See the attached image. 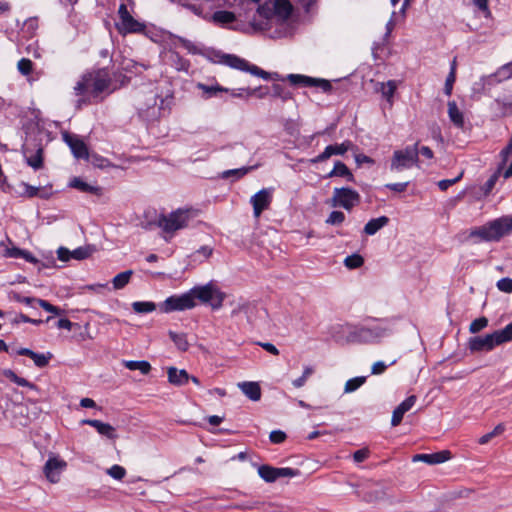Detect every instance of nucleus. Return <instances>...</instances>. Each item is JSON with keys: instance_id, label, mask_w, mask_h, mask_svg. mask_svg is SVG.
Wrapping results in <instances>:
<instances>
[{"instance_id": "f257e3e1", "label": "nucleus", "mask_w": 512, "mask_h": 512, "mask_svg": "<svg viewBox=\"0 0 512 512\" xmlns=\"http://www.w3.org/2000/svg\"><path fill=\"white\" fill-rule=\"evenodd\" d=\"M111 83L112 79L108 69L101 68L84 73L74 86V92L77 96L90 93L93 97H98L101 93L109 90Z\"/></svg>"}, {"instance_id": "f03ea898", "label": "nucleus", "mask_w": 512, "mask_h": 512, "mask_svg": "<svg viewBox=\"0 0 512 512\" xmlns=\"http://www.w3.org/2000/svg\"><path fill=\"white\" fill-rule=\"evenodd\" d=\"M385 323L386 320H379L372 325L356 326L349 332L347 340L357 344L376 343L392 333V329Z\"/></svg>"}, {"instance_id": "7ed1b4c3", "label": "nucleus", "mask_w": 512, "mask_h": 512, "mask_svg": "<svg viewBox=\"0 0 512 512\" xmlns=\"http://www.w3.org/2000/svg\"><path fill=\"white\" fill-rule=\"evenodd\" d=\"M512 231V216L502 217L491 221L471 232V236H478L484 241H498L501 237Z\"/></svg>"}, {"instance_id": "20e7f679", "label": "nucleus", "mask_w": 512, "mask_h": 512, "mask_svg": "<svg viewBox=\"0 0 512 512\" xmlns=\"http://www.w3.org/2000/svg\"><path fill=\"white\" fill-rule=\"evenodd\" d=\"M191 218V210L180 208L176 211H172L168 215L161 214L156 224L164 233L171 237L176 231L187 227Z\"/></svg>"}, {"instance_id": "39448f33", "label": "nucleus", "mask_w": 512, "mask_h": 512, "mask_svg": "<svg viewBox=\"0 0 512 512\" xmlns=\"http://www.w3.org/2000/svg\"><path fill=\"white\" fill-rule=\"evenodd\" d=\"M220 62L222 64H225L226 66H228L230 68H233V69H236V70H240V71H243V72H248L251 75L260 77V78H262L264 80H270V79L278 80L280 78V75L278 73H276V72L275 73H269L267 71H264L260 67L254 65V64H251L246 59L241 58V57H239L237 55H234V54H223L221 56V61Z\"/></svg>"}, {"instance_id": "423d86ee", "label": "nucleus", "mask_w": 512, "mask_h": 512, "mask_svg": "<svg viewBox=\"0 0 512 512\" xmlns=\"http://www.w3.org/2000/svg\"><path fill=\"white\" fill-rule=\"evenodd\" d=\"M418 146L419 142H416L404 149L395 150L391 158L390 169L392 171H402L413 166L419 167Z\"/></svg>"}, {"instance_id": "0eeeda50", "label": "nucleus", "mask_w": 512, "mask_h": 512, "mask_svg": "<svg viewBox=\"0 0 512 512\" xmlns=\"http://www.w3.org/2000/svg\"><path fill=\"white\" fill-rule=\"evenodd\" d=\"M189 291L193 294L194 301L199 299L202 303L209 304L213 309H219L225 298V294L211 283L194 287Z\"/></svg>"}, {"instance_id": "6e6552de", "label": "nucleus", "mask_w": 512, "mask_h": 512, "mask_svg": "<svg viewBox=\"0 0 512 512\" xmlns=\"http://www.w3.org/2000/svg\"><path fill=\"white\" fill-rule=\"evenodd\" d=\"M196 306L193 294L190 291L181 295H172L165 301L160 303L159 309L163 313H171L174 311H184L192 309Z\"/></svg>"}, {"instance_id": "1a4fd4ad", "label": "nucleus", "mask_w": 512, "mask_h": 512, "mask_svg": "<svg viewBox=\"0 0 512 512\" xmlns=\"http://www.w3.org/2000/svg\"><path fill=\"white\" fill-rule=\"evenodd\" d=\"M360 199V194L349 187L334 188L333 190L332 202L335 207L350 211L360 203Z\"/></svg>"}, {"instance_id": "9d476101", "label": "nucleus", "mask_w": 512, "mask_h": 512, "mask_svg": "<svg viewBox=\"0 0 512 512\" xmlns=\"http://www.w3.org/2000/svg\"><path fill=\"white\" fill-rule=\"evenodd\" d=\"M23 156L26 163L34 170H38L43 166V148L36 140H28L22 147Z\"/></svg>"}, {"instance_id": "9b49d317", "label": "nucleus", "mask_w": 512, "mask_h": 512, "mask_svg": "<svg viewBox=\"0 0 512 512\" xmlns=\"http://www.w3.org/2000/svg\"><path fill=\"white\" fill-rule=\"evenodd\" d=\"M258 474L265 482L272 483L281 477H294L298 474V471L289 467L276 468L269 465H261L258 468Z\"/></svg>"}, {"instance_id": "f8f14e48", "label": "nucleus", "mask_w": 512, "mask_h": 512, "mask_svg": "<svg viewBox=\"0 0 512 512\" xmlns=\"http://www.w3.org/2000/svg\"><path fill=\"white\" fill-rule=\"evenodd\" d=\"M272 198V190L267 188L261 189L251 197L250 203L255 217H259L264 210L269 208Z\"/></svg>"}, {"instance_id": "ddd939ff", "label": "nucleus", "mask_w": 512, "mask_h": 512, "mask_svg": "<svg viewBox=\"0 0 512 512\" xmlns=\"http://www.w3.org/2000/svg\"><path fill=\"white\" fill-rule=\"evenodd\" d=\"M467 346L470 352L475 353L491 351L498 346V344L495 342L493 333H491L485 336H474L469 338Z\"/></svg>"}, {"instance_id": "4468645a", "label": "nucleus", "mask_w": 512, "mask_h": 512, "mask_svg": "<svg viewBox=\"0 0 512 512\" xmlns=\"http://www.w3.org/2000/svg\"><path fill=\"white\" fill-rule=\"evenodd\" d=\"M351 145L352 143L349 140L340 144L328 145L322 153L312 158L310 162L312 164H317L326 161L333 155H344L350 149Z\"/></svg>"}, {"instance_id": "2eb2a0df", "label": "nucleus", "mask_w": 512, "mask_h": 512, "mask_svg": "<svg viewBox=\"0 0 512 512\" xmlns=\"http://www.w3.org/2000/svg\"><path fill=\"white\" fill-rule=\"evenodd\" d=\"M64 141L71 149V152L75 158L85 160L89 158L87 145L78 136L65 133Z\"/></svg>"}, {"instance_id": "dca6fc26", "label": "nucleus", "mask_w": 512, "mask_h": 512, "mask_svg": "<svg viewBox=\"0 0 512 512\" xmlns=\"http://www.w3.org/2000/svg\"><path fill=\"white\" fill-rule=\"evenodd\" d=\"M451 458V452L449 450H442L430 454H416L413 456V462H424L429 465L441 464L448 461Z\"/></svg>"}, {"instance_id": "f3484780", "label": "nucleus", "mask_w": 512, "mask_h": 512, "mask_svg": "<svg viewBox=\"0 0 512 512\" xmlns=\"http://www.w3.org/2000/svg\"><path fill=\"white\" fill-rule=\"evenodd\" d=\"M65 466L66 463L64 461L49 458L44 465L43 472L51 483H57L59 481L60 470Z\"/></svg>"}, {"instance_id": "a211bd4d", "label": "nucleus", "mask_w": 512, "mask_h": 512, "mask_svg": "<svg viewBox=\"0 0 512 512\" xmlns=\"http://www.w3.org/2000/svg\"><path fill=\"white\" fill-rule=\"evenodd\" d=\"M116 28L120 34L126 35L129 33H143L146 25L130 16L123 22L116 23Z\"/></svg>"}, {"instance_id": "6ab92c4d", "label": "nucleus", "mask_w": 512, "mask_h": 512, "mask_svg": "<svg viewBox=\"0 0 512 512\" xmlns=\"http://www.w3.org/2000/svg\"><path fill=\"white\" fill-rule=\"evenodd\" d=\"M81 423L83 425L92 426L93 428H95L97 430V432L100 435L105 436L109 439L117 438L115 428L112 425H110L109 423H104V422H102L100 420H96V419H84L81 421Z\"/></svg>"}, {"instance_id": "aec40b11", "label": "nucleus", "mask_w": 512, "mask_h": 512, "mask_svg": "<svg viewBox=\"0 0 512 512\" xmlns=\"http://www.w3.org/2000/svg\"><path fill=\"white\" fill-rule=\"evenodd\" d=\"M18 355L27 356L31 358L38 368H44L49 364L50 359L53 357L51 352L44 353H37L29 348H20L17 351Z\"/></svg>"}, {"instance_id": "412c9836", "label": "nucleus", "mask_w": 512, "mask_h": 512, "mask_svg": "<svg viewBox=\"0 0 512 512\" xmlns=\"http://www.w3.org/2000/svg\"><path fill=\"white\" fill-rule=\"evenodd\" d=\"M239 389L251 401H259L261 399V387L258 382L244 381L238 383Z\"/></svg>"}, {"instance_id": "4be33fe9", "label": "nucleus", "mask_w": 512, "mask_h": 512, "mask_svg": "<svg viewBox=\"0 0 512 512\" xmlns=\"http://www.w3.org/2000/svg\"><path fill=\"white\" fill-rule=\"evenodd\" d=\"M69 187L75 188L81 192L93 194L96 196H101L103 194L102 187L88 184L80 177L72 178L69 182Z\"/></svg>"}, {"instance_id": "5701e85b", "label": "nucleus", "mask_w": 512, "mask_h": 512, "mask_svg": "<svg viewBox=\"0 0 512 512\" xmlns=\"http://www.w3.org/2000/svg\"><path fill=\"white\" fill-rule=\"evenodd\" d=\"M167 376L169 383L175 386L185 385L190 380V375L185 369H177L176 367H169Z\"/></svg>"}, {"instance_id": "b1692460", "label": "nucleus", "mask_w": 512, "mask_h": 512, "mask_svg": "<svg viewBox=\"0 0 512 512\" xmlns=\"http://www.w3.org/2000/svg\"><path fill=\"white\" fill-rule=\"evenodd\" d=\"M332 177H343L349 182H354L355 178L347 165L341 161H336L334 163L333 169L325 176V178Z\"/></svg>"}, {"instance_id": "393cba45", "label": "nucleus", "mask_w": 512, "mask_h": 512, "mask_svg": "<svg viewBox=\"0 0 512 512\" xmlns=\"http://www.w3.org/2000/svg\"><path fill=\"white\" fill-rule=\"evenodd\" d=\"M389 223V218L387 216H380L378 218L370 219L364 226V233L367 235H374L380 229L385 227Z\"/></svg>"}, {"instance_id": "a878e982", "label": "nucleus", "mask_w": 512, "mask_h": 512, "mask_svg": "<svg viewBox=\"0 0 512 512\" xmlns=\"http://www.w3.org/2000/svg\"><path fill=\"white\" fill-rule=\"evenodd\" d=\"M448 116L453 125L457 128H463L464 126V115L459 110L455 101L448 102Z\"/></svg>"}, {"instance_id": "bb28decb", "label": "nucleus", "mask_w": 512, "mask_h": 512, "mask_svg": "<svg viewBox=\"0 0 512 512\" xmlns=\"http://www.w3.org/2000/svg\"><path fill=\"white\" fill-rule=\"evenodd\" d=\"M122 364L131 371L139 370L143 375L149 374L152 369L151 364L146 360H123Z\"/></svg>"}, {"instance_id": "cd10ccee", "label": "nucleus", "mask_w": 512, "mask_h": 512, "mask_svg": "<svg viewBox=\"0 0 512 512\" xmlns=\"http://www.w3.org/2000/svg\"><path fill=\"white\" fill-rule=\"evenodd\" d=\"M397 89V82L395 80H389L386 83L379 82L376 90L382 94V96L392 104V98Z\"/></svg>"}, {"instance_id": "c85d7f7f", "label": "nucleus", "mask_w": 512, "mask_h": 512, "mask_svg": "<svg viewBox=\"0 0 512 512\" xmlns=\"http://www.w3.org/2000/svg\"><path fill=\"white\" fill-rule=\"evenodd\" d=\"M512 77V62L502 65L494 74L483 77L482 80L496 79L497 82L509 79Z\"/></svg>"}, {"instance_id": "c756f323", "label": "nucleus", "mask_w": 512, "mask_h": 512, "mask_svg": "<svg viewBox=\"0 0 512 512\" xmlns=\"http://www.w3.org/2000/svg\"><path fill=\"white\" fill-rule=\"evenodd\" d=\"M2 374L8 378L10 381L14 382L18 386L28 387L30 389H36V385L29 382L25 378L19 377L14 371L11 369H5L2 371Z\"/></svg>"}, {"instance_id": "7c9ffc66", "label": "nucleus", "mask_w": 512, "mask_h": 512, "mask_svg": "<svg viewBox=\"0 0 512 512\" xmlns=\"http://www.w3.org/2000/svg\"><path fill=\"white\" fill-rule=\"evenodd\" d=\"M493 335L498 345L512 341V322L507 324L503 329L494 331Z\"/></svg>"}, {"instance_id": "2f4dec72", "label": "nucleus", "mask_w": 512, "mask_h": 512, "mask_svg": "<svg viewBox=\"0 0 512 512\" xmlns=\"http://www.w3.org/2000/svg\"><path fill=\"white\" fill-rule=\"evenodd\" d=\"M212 20L219 24H229L236 20V16L231 11L220 10L213 13Z\"/></svg>"}, {"instance_id": "473e14b6", "label": "nucleus", "mask_w": 512, "mask_h": 512, "mask_svg": "<svg viewBox=\"0 0 512 512\" xmlns=\"http://www.w3.org/2000/svg\"><path fill=\"white\" fill-rule=\"evenodd\" d=\"M132 274H133L132 270H126V271H123V272L117 274L112 279L113 288L115 290L124 288L129 283Z\"/></svg>"}, {"instance_id": "72a5a7b5", "label": "nucleus", "mask_w": 512, "mask_h": 512, "mask_svg": "<svg viewBox=\"0 0 512 512\" xmlns=\"http://www.w3.org/2000/svg\"><path fill=\"white\" fill-rule=\"evenodd\" d=\"M456 80V58L453 59L450 65V72L446 78L445 86H444V93L447 96H450L452 94L453 85Z\"/></svg>"}, {"instance_id": "f704fd0d", "label": "nucleus", "mask_w": 512, "mask_h": 512, "mask_svg": "<svg viewBox=\"0 0 512 512\" xmlns=\"http://www.w3.org/2000/svg\"><path fill=\"white\" fill-rule=\"evenodd\" d=\"M270 95L275 98H280L286 101L292 97L291 92L283 85L275 83L272 85Z\"/></svg>"}, {"instance_id": "c9c22d12", "label": "nucleus", "mask_w": 512, "mask_h": 512, "mask_svg": "<svg viewBox=\"0 0 512 512\" xmlns=\"http://www.w3.org/2000/svg\"><path fill=\"white\" fill-rule=\"evenodd\" d=\"M169 337L177 346V348L181 351H187L189 348V343L187 341V337L185 333H176L173 331H169Z\"/></svg>"}, {"instance_id": "e433bc0d", "label": "nucleus", "mask_w": 512, "mask_h": 512, "mask_svg": "<svg viewBox=\"0 0 512 512\" xmlns=\"http://www.w3.org/2000/svg\"><path fill=\"white\" fill-rule=\"evenodd\" d=\"M134 312L139 314L151 313L156 309V304L151 301H135L132 303Z\"/></svg>"}, {"instance_id": "4c0bfd02", "label": "nucleus", "mask_w": 512, "mask_h": 512, "mask_svg": "<svg viewBox=\"0 0 512 512\" xmlns=\"http://www.w3.org/2000/svg\"><path fill=\"white\" fill-rule=\"evenodd\" d=\"M257 166H248V167H241L238 169H230L222 172L221 177L223 179H227L230 176H234L236 179H240L243 176H245L248 172L255 169Z\"/></svg>"}, {"instance_id": "58836bf2", "label": "nucleus", "mask_w": 512, "mask_h": 512, "mask_svg": "<svg viewBox=\"0 0 512 512\" xmlns=\"http://www.w3.org/2000/svg\"><path fill=\"white\" fill-rule=\"evenodd\" d=\"M366 382L365 376L354 377L346 381L344 386L345 393H352L360 388Z\"/></svg>"}, {"instance_id": "ea45409f", "label": "nucleus", "mask_w": 512, "mask_h": 512, "mask_svg": "<svg viewBox=\"0 0 512 512\" xmlns=\"http://www.w3.org/2000/svg\"><path fill=\"white\" fill-rule=\"evenodd\" d=\"M287 79L292 85H302L306 87H310L311 82H314L313 77L300 74H289Z\"/></svg>"}, {"instance_id": "a19ab883", "label": "nucleus", "mask_w": 512, "mask_h": 512, "mask_svg": "<svg viewBox=\"0 0 512 512\" xmlns=\"http://www.w3.org/2000/svg\"><path fill=\"white\" fill-rule=\"evenodd\" d=\"M505 431V425L500 423L495 428L489 432L481 436L478 440V443L481 445L487 444L492 438L502 434Z\"/></svg>"}, {"instance_id": "79ce46f5", "label": "nucleus", "mask_w": 512, "mask_h": 512, "mask_svg": "<svg viewBox=\"0 0 512 512\" xmlns=\"http://www.w3.org/2000/svg\"><path fill=\"white\" fill-rule=\"evenodd\" d=\"M364 264V259L360 254H352L344 259V265L348 269H357Z\"/></svg>"}, {"instance_id": "37998d69", "label": "nucleus", "mask_w": 512, "mask_h": 512, "mask_svg": "<svg viewBox=\"0 0 512 512\" xmlns=\"http://www.w3.org/2000/svg\"><path fill=\"white\" fill-rule=\"evenodd\" d=\"M93 251H94V249L91 246H83V247H78V248L74 249L73 251H71V255H72L73 259L84 260V259H87L88 257H90L91 254L93 253Z\"/></svg>"}, {"instance_id": "c03bdc74", "label": "nucleus", "mask_w": 512, "mask_h": 512, "mask_svg": "<svg viewBox=\"0 0 512 512\" xmlns=\"http://www.w3.org/2000/svg\"><path fill=\"white\" fill-rule=\"evenodd\" d=\"M197 87L202 90L207 98L215 96L218 92H228L229 90L219 85L208 86L203 83H198Z\"/></svg>"}, {"instance_id": "a18cd8bd", "label": "nucleus", "mask_w": 512, "mask_h": 512, "mask_svg": "<svg viewBox=\"0 0 512 512\" xmlns=\"http://www.w3.org/2000/svg\"><path fill=\"white\" fill-rule=\"evenodd\" d=\"M239 91H246V96L247 97H250V96H253V95H256L258 98L262 99V98H265L266 96L270 95V90L265 87H258V88H239Z\"/></svg>"}, {"instance_id": "49530a36", "label": "nucleus", "mask_w": 512, "mask_h": 512, "mask_svg": "<svg viewBox=\"0 0 512 512\" xmlns=\"http://www.w3.org/2000/svg\"><path fill=\"white\" fill-rule=\"evenodd\" d=\"M313 372H314V370L312 367H310V366L304 367L302 375L299 378L293 380V382H292L293 386L296 388L303 387L305 385L307 379L313 374Z\"/></svg>"}, {"instance_id": "de8ad7c7", "label": "nucleus", "mask_w": 512, "mask_h": 512, "mask_svg": "<svg viewBox=\"0 0 512 512\" xmlns=\"http://www.w3.org/2000/svg\"><path fill=\"white\" fill-rule=\"evenodd\" d=\"M487 325L488 319L486 317H479L470 323L469 331L470 333L475 334L487 327Z\"/></svg>"}, {"instance_id": "09e8293b", "label": "nucleus", "mask_w": 512, "mask_h": 512, "mask_svg": "<svg viewBox=\"0 0 512 512\" xmlns=\"http://www.w3.org/2000/svg\"><path fill=\"white\" fill-rule=\"evenodd\" d=\"M344 221H345V214L341 211L334 210L329 214V216L325 222L330 225H340Z\"/></svg>"}, {"instance_id": "8fccbe9b", "label": "nucleus", "mask_w": 512, "mask_h": 512, "mask_svg": "<svg viewBox=\"0 0 512 512\" xmlns=\"http://www.w3.org/2000/svg\"><path fill=\"white\" fill-rule=\"evenodd\" d=\"M107 474L116 480H122L126 475V470L120 465H113L107 470Z\"/></svg>"}, {"instance_id": "3c124183", "label": "nucleus", "mask_w": 512, "mask_h": 512, "mask_svg": "<svg viewBox=\"0 0 512 512\" xmlns=\"http://www.w3.org/2000/svg\"><path fill=\"white\" fill-rule=\"evenodd\" d=\"M261 504H262V502H260V501H245V502L235 503L233 505V508L237 509V510H241V511H246V510L258 509Z\"/></svg>"}, {"instance_id": "603ef678", "label": "nucleus", "mask_w": 512, "mask_h": 512, "mask_svg": "<svg viewBox=\"0 0 512 512\" xmlns=\"http://www.w3.org/2000/svg\"><path fill=\"white\" fill-rule=\"evenodd\" d=\"M464 175V171H461L458 176H456L455 178L453 179H443V180H440L437 185L439 187V189L441 191H446L450 186L456 184L457 182H459L462 177Z\"/></svg>"}, {"instance_id": "864d4df0", "label": "nucleus", "mask_w": 512, "mask_h": 512, "mask_svg": "<svg viewBox=\"0 0 512 512\" xmlns=\"http://www.w3.org/2000/svg\"><path fill=\"white\" fill-rule=\"evenodd\" d=\"M33 63L30 59L22 58L18 61L17 68L23 75H28L32 71Z\"/></svg>"}, {"instance_id": "5fc2aeb1", "label": "nucleus", "mask_w": 512, "mask_h": 512, "mask_svg": "<svg viewBox=\"0 0 512 512\" xmlns=\"http://www.w3.org/2000/svg\"><path fill=\"white\" fill-rule=\"evenodd\" d=\"M21 187H23L22 196L27 198H34L39 194V187L32 186L28 183L22 182Z\"/></svg>"}, {"instance_id": "6e6d98bb", "label": "nucleus", "mask_w": 512, "mask_h": 512, "mask_svg": "<svg viewBox=\"0 0 512 512\" xmlns=\"http://www.w3.org/2000/svg\"><path fill=\"white\" fill-rule=\"evenodd\" d=\"M314 82H311L310 87L320 88L323 92H330L332 90L331 83L326 79L313 78Z\"/></svg>"}, {"instance_id": "4d7b16f0", "label": "nucleus", "mask_w": 512, "mask_h": 512, "mask_svg": "<svg viewBox=\"0 0 512 512\" xmlns=\"http://www.w3.org/2000/svg\"><path fill=\"white\" fill-rule=\"evenodd\" d=\"M496 287L505 293H512V279L508 277L501 278L497 281Z\"/></svg>"}, {"instance_id": "13d9d810", "label": "nucleus", "mask_w": 512, "mask_h": 512, "mask_svg": "<svg viewBox=\"0 0 512 512\" xmlns=\"http://www.w3.org/2000/svg\"><path fill=\"white\" fill-rule=\"evenodd\" d=\"M417 397L415 395H411L407 397L404 401H402L397 408H399L404 413L408 412L416 403Z\"/></svg>"}, {"instance_id": "bf43d9fd", "label": "nucleus", "mask_w": 512, "mask_h": 512, "mask_svg": "<svg viewBox=\"0 0 512 512\" xmlns=\"http://www.w3.org/2000/svg\"><path fill=\"white\" fill-rule=\"evenodd\" d=\"M24 249L18 247H6L3 251V256L7 258H21Z\"/></svg>"}, {"instance_id": "052dcab7", "label": "nucleus", "mask_w": 512, "mask_h": 512, "mask_svg": "<svg viewBox=\"0 0 512 512\" xmlns=\"http://www.w3.org/2000/svg\"><path fill=\"white\" fill-rule=\"evenodd\" d=\"M269 439L274 444H280L285 441L286 434L281 430H274L270 433Z\"/></svg>"}, {"instance_id": "680f3d73", "label": "nucleus", "mask_w": 512, "mask_h": 512, "mask_svg": "<svg viewBox=\"0 0 512 512\" xmlns=\"http://www.w3.org/2000/svg\"><path fill=\"white\" fill-rule=\"evenodd\" d=\"M38 305L43 308L45 311L53 313L58 315L60 313V309L52 304H50L48 301L43 299L37 300Z\"/></svg>"}, {"instance_id": "e2e57ef3", "label": "nucleus", "mask_w": 512, "mask_h": 512, "mask_svg": "<svg viewBox=\"0 0 512 512\" xmlns=\"http://www.w3.org/2000/svg\"><path fill=\"white\" fill-rule=\"evenodd\" d=\"M20 322L31 323V324H34V325H39L43 321L42 320L32 319V318L28 317L27 315L20 313L18 316L15 317V319L12 321V323L13 324H18Z\"/></svg>"}, {"instance_id": "0e129e2a", "label": "nucleus", "mask_w": 512, "mask_h": 512, "mask_svg": "<svg viewBox=\"0 0 512 512\" xmlns=\"http://www.w3.org/2000/svg\"><path fill=\"white\" fill-rule=\"evenodd\" d=\"M409 185V182H398V183H388L385 185L387 189H390L394 192H404Z\"/></svg>"}, {"instance_id": "69168bd1", "label": "nucleus", "mask_w": 512, "mask_h": 512, "mask_svg": "<svg viewBox=\"0 0 512 512\" xmlns=\"http://www.w3.org/2000/svg\"><path fill=\"white\" fill-rule=\"evenodd\" d=\"M369 457V450L366 448L359 449L353 453V459L356 463H361Z\"/></svg>"}, {"instance_id": "338daca9", "label": "nucleus", "mask_w": 512, "mask_h": 512, "mask_svg": "<svg viewBox=\"0 0 512 512\" xmlns=\"http://www.w3.org/2000/svg\"><path fill=\"white\" fill-rule=\"evenodd\" d=\"M58 259L62 262H67L72 259L71 251L65 247H59L57 250Z\"/></svg>"}, {"instance_id": "774afa93", "label": "nucleus", "mask_w": 512, "mask_h": 512, "mask_svg": "<svg viewBox=\"0 0 512 512\" xmlns=\"http://www.w3.org/2000/svg\"><path fill=\"white\" fill-rule=\"evenodd\" d=\"M496 102L501 106L503 115H505V116L512 115V101L508 102V101H501V100L497 99Z\"/></svg>"}]
</instances>
